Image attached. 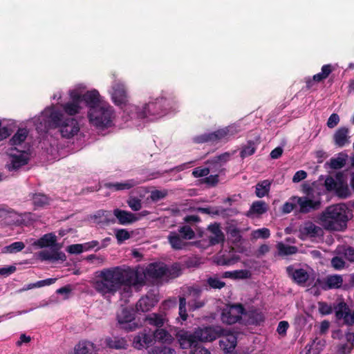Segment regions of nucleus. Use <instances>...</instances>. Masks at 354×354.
I'll return each instance as SVG.
<instances>
[{
  "mask_svg": "<svg viewBox=\"0 0 354 354\" xmlns=\"http://www.w3.org/2000/svg\"><path fill=\"white\" fill-rule=\"evenodd\" d=\"M277 248L278 250V254L281 257L294 254L298 251L296 246L286 245L282 242L277 243Z\"/></svg>",
  "mask_w": 354,
  "mask_h": 354,
  "instance_id": "ea45409f",
  "label": "nucleus"
},
{
  "mask_svg": "<svg viewBox=\"0 0 354 354\" xmlns=\"http://www.w3.org/2000/svg\"><path fill=\"white\" fill-rule=\"evenodd\" d=\"M25 248V244L22 241H17L6 246L3 250L4 252L16 253L21 251Z\"/></svg>",
  "mask_w": 354,
  "mask_h": 354,
  "instance_id": "603ef678",
  "label": "nucleus"
},
{
  "mask_svg": "<svg viewBox=\"0 0 354 354\" xmlns=\"http://www.w3.org/2000/svg\"><path fill=\"white\" fill-rule=\"evenodd\" d=\"M113 113L112 106L104 102L94 109L88 110V118L92 124L103 129L111 126Z\"/></svg>",
  "mask_w": 354,
  "mask_h": 354,
  "instance_id": "20e7f679",
  "label": "nucleus"
},
{
  "mask_svg": "<svg viewBox=\"0 0 354 354\" xmlns=\"http://www.w3.org/2000/svg\"><path fill=\"white\" fill-rule=\"evenodd\" d=\"M237 133V130L234 126H227L219 129L211 133H205L195 136L193 140L195 143L202 144L205 142L216 143L220 140L227 139Z\"/></svg>",
  "mask_w": 354,
  "mask_h": 354,
  "instance_id": "0eeeda50",
  "label": "nucleus"
},
{
  "mask_svg": "<svg viewBox=\"0 0 354 354\" xmlns=\"http://www.w3.org/2000/svg\"><path fill=\"white\" fill-rule=\"evenodd\" d=\"M153 336L154 341L161 343L169 342L171 341V335L169 332L163 328H158L153 333Z\"/></svg>",
  "mask_w": 354,
  "mask_h": 354,
  "instance_id": "473e14b6",
  "label": "nucleus"
},
{
  "mask_svg": "<svg viewBox=\"0 0 354 354\" xmlns=\"http://www.w3.org/2000/svg\"><path fill=\"white\" fill-rule=\"evenodd\" d=\"M286 271L295 282L299 285L304 284L309 279V274L304 269H294L292 266H288Z\"/></svg>",
  "mask_w": 354,
  "mask_h": 354,
  "instance_id": "5701e85b",
  "label": "nucleus"
},
{
  "mask_svg": "<svg viewBox=\"0 0 354 354\" xmlns=\"http://www.w3.org/2000/svg\"><path fill=\"white\" fill-rule=\"evenodd\" d=\"M115 237L118 243L121 244L124 241L129 239L131 236L129 232L126 229H119L115 232Z\"/></svg>",
  "mask_w": 354,
  "mask_h": 354,
  "instance_id": "bf43d9fd",
  "label": "nucleus"
},
{
  "mask_svg": "<svg viewBox=\"0 0 354 354\" xmlns=\"http://www.w3.org/2000/svg\"><path fill=\"white\" fill-rule=\"evenodd\" d=\"M198 212L201 214L219 215L220 211L216 207H198Z\"/></svg>",
  "mask_w": 354,
  "mask_h": 354,
  "instance_id": "0e129e2a",
  "label": "nucleus"
},
{
  "mask_svg": "<svg viewBox=\"0 0 354 354\" xmlns=\"http://www.w3.org/2000/svg\"><path fill=\"white\" fill-rule=\"evenodd\" d=\"M165 265L160 263H152L147 266L145 270V277L148 278L158 279L165 274Z\"/></svg>",
  "mask_w": 354,
  "mask_h": 354,
  "instance_id": "f3484780",
  "label": "nucleus"
},
{
  "mask_svg": "<svg viewBox=\"0 0 354 354\" xmlns=\"http://www.w3.org/2000/svg\"><path fill=\"white\" fill-rule=\"evenodd\" d=\"M301 232L304 235L314 238L323 235V230L322 227L316 225L310 221H308L304 223L303 227L301 229Z\"/></svg>",
  "mask_w": 354,
  "mask_h": 354,
  "instance_id": "c85d7f7f",
  "label": "nucleus"
},
{
  "mask_svg": "<svg viewBox=\"0 0 354 354\" xmlns=\"http://www.w3.org/2000/svg\"><path fill=\"white\" fill-rule=\"evenodd\" d=\"M145 322L150 326L158 328H162L165 322L167 321L166 315L163 313H150L145 318Z\"/></svg>",
  "mask_w": 354,
  "mask_h": 354,
  "instance_id": "bb28decb",
  "label": "nucleus"
},
{
  "mask_svg": "<svg viewBox=\"0 0 354 354\" xmlns=\"http://www.w3.org/2000/svg\"><path fill=\"white\" fill-rule=\"evenodd\" d=\"M348 208L344 204L330 205L318 216L319 223L328 231H343L347 227Z\"/></svg>",
  "mask_w": 354,
  "mask_h": 354,
  "instance_id": "7ed1b4c3",
  "label": "nucleus"
},
{
  "mask_svg": "<svg viewBox=\"0 0 354 354\" xmlns=\"http://www.w3.org/2000/svg\"><path fill=\"white\" fill-rule=\"evenodd\" d=\"M116 319L120 328L126 332L134 331L140 327L136 320V312L133 308H121L116 314Z\"/></svg>",
  "mask_w": 354,
  "mask_h": 354,
  "instance_id": "6e6552de",
  "label": "nucleus"
},
{
  "mask_svg": "<svg viewBox=\"0 0 354 354\" xmlns=\"http://www.w3.org/2000/svg\"><path fill=\"white\" fill-rule=\"evenodd\" d=\"M270 236V230L266 227L258 229L252 232V236L254 239H268Z\"/></svg>",
  "mask_w": 354,
  "mask_h": 354,
  "instance_id": "13d9d810",
  "label": "nucleus"
},
{
  "mask_svg": "<svg viewBox=\"0 0 354 354\" xmlns=\"http://www.w3.org/2000/svg\"><path fill=\"white\" fill-rule=\"evenodd\" d=\"M346 183V180L344 178V175L343 172L338 171L335 175V178L328 176L324 181V186L326 187V189L328 192H332L333 189L337 186L338 184H342Z\"/></svg>",
  "mask_w": 354,
  "mask_h": 354,
  "instance_id": "cd10ccee",
  "label": "nucleus"
},
{
  "mask_svg": "<svg viewBox=\"0 0 354 354\" xmlns=\"http://www.w3.org/2000/svg\"><path fill=\"white\" fill-rule=\"evenodd\" d=\"M207 230L212 234V236H209V243L212 245H215L216 244L223 243L225 241V235L222 230H221L220 224L218 223H214L210 224Z\"/></svg>",
  "mask_w": 354,
  "mask_h": 354,
  "instance_id": "4be33fe9",
  "label": "nucleus"
},
{
  "mask_svg": "<svg viewBox=\"0 0 354 354\" xmlns=\"http://www.w3.org/2000/svg\"><path fill=\"white\" fill-rule=\"evenodd\" d=\"M165 277L168 279L177 278L182 274V268L179 263H174L169 268H167L165 265Z\"/></svg>",
  "mask_w": 354,
  "mask_h": 354,
  "instance_id": "4c0bfd02",
  "label": "nucleus"
},
{
  "mask_svg": "<svg viewBox=\"0 0 354 354\" xmlns=\"http://www.w3.org/2000/svg\"><path fill=\"white\" fill-rule=\"evenodd\" d=\"M332 192H335L336 196L342 199H346L351 196L347 182L337 185Z\"/></svg>",
  "mask_w": 354,
  "mask_h": 354,
  "instance_id": "c9c22d12",
  "label": "nucleus"
},
{
  "mask_svg": "<svg viewBox=\"0 0 354 354\" xmlns=\"http://www.w3.org/2000/svg\"><path fill=\"white\" fill-rule=\"evenodd\" d=\"M268 210V205L266 202L263 201H257L252 203L250 212L251 213L263 214Z\"/></svg>",
  "mask_w": 354,
  "mask_h": 354,
  "instance_id": "c03bdc74",
  "label": "nucleus"
},
{
  "mask_svg": "<svg viewBox=\"0 0 354 354\" xmlns=\"http://www.w3.org/2000/svg\"><path fill=\"white\" fill-rule=\"evenodd\" d=\"M112 100L115 104L122 106L127 102V94L124 85L115 84L113 86Z\"/></svg>",
  "mask_w": 354,
  "mask_h": 354,
  "instance_id": "aec40b11",
  "label": "nucleus"
},
{
  "mask_svg": "<svg viewBox=\"0 0 354 354\" xmlns=\"http://www.w3.org/2000/svg\"><path fill=\"white\" fill-rule=\"evenodd\" d=\"M319 311L323 315H326L332 313L333 308L331 306L328 305L326 302L319 303Z\"/></svg>",
  "mask_w": 354,
  "mask_h": 354,
  "instance_id": "69168bd1",
  "label": "nucleus"
},
{
  "mask_svg": "<svg viewBox=\"0 0 354 354\" xmlns=\"http://www.w3.org/2000/svg\"><path fill=\"white\" fill-rule=\"evenodd\" d=\"M348 128H339L333 136L335 144L339 147H344L348 142Z\"/></svg>",
  "mask_w": 354,
  "mask_h": 354,
  "instance_id": "c756f323",
  "label": "nucleus"
},
{
  "mask_svg": "<svg viewBox=\"0 0 354 354\" xmlns=\"http://www.w3.org/2000/svg\"><path fill=\"white\" fill-rule=\"evenodd\" d=\"M255 142L253 140H248L247 144L242 147L240 151V156L243 159L248 156H252L256 151Z\"/></svg>",
  "mask_w": 354,
  "mask_h": 354,
  "instance_id": "a18cd8bd",
  "label": "nucleus"
},
{
  "mask_svg": "<svg viewBox=\"0 0 354 354\" xmlns=\"http://www.w3.org/2000/svg\"><path fill=\"white\" fill-rule=\"evenodd\" d=\"M129 277L120 266L105 268L95 277L93 286L104 297H110L124 286V279Z\"/></svg>",
  "mask_w": 354,
  "mask_h": 354,
  "instance_id": "f257e3e1",
  "label": "nucleus"
},
{
  "mask_svg": "<svg viewBox=\"0 0 354 354\" xmlns=\"http://www.w3.org/2000/svg\"><path fill=\"white\" fill-rule=\"evenodd\" d=\"M221 337H222V339L219 341L220 347L226 353H232L236 346V336L230 331L225 330L224 333L221 336Z\"/></svg>",
  "mask_w": 354,
  "mask_h": 354,
  "instance_id": "4468645a",
  "label": "nucleus"
},
{
  "mask_svg": "<svg viewBox=\"0 0 354 354\" xmlns=\"http://www.w3.org/2000/svg\"><path fill=\"white\" fill-rule=\"evenodd\" d=\"M246 313L245 309L241 304H233L223 308L221 320L223 323L231 325L241 319V316Z\"/></svg>",
  "mask_w": 354,
  "mask_h": 354,
  "instance_id": "9d476101",
  "label": "nucleus"
},
{
  "mask_svg": "<svg viewBox=\"0 0 354 354\" xmlns=\"http://www.w3.org/2000/svg\"><path fill=\"white\" fill-rule=\"evenodd\" d=\"M298 213L308 214L310 212L317 210L321 205L319 201H314L307 196H297Z\"/></svg>",
  "mask_w": 354,
  "mask_h": 354,
  "instance_id": "ddd939ff",
  "label": "nucleus"
},
{
  "mask_svg": "<svg viewBox=\"0 0 354 354\" xmlns=\"http://www.w3.org/2000/svg\"><path fill=\"white\" fill-rule=\"evenodd\" d=\"M112 212L109 210L100 209L97 211L94 215V218L97 219H102L100 221L101 223H115V218L112 217Z\"/></svg>",
  "mask_w": 354,
  "mask_h": 354,
  "instance_id": "37998d69",
  "label": "nucleus"
},
{
  "mask_svg": "<svg viewBox=\"0 0 354 354\" xmlns=\"http://www.w3.org/2000/svg\"><path fill=\"white\" fill-rule=\"evenodd\" d=\"M346 159L347 155L340 153L337 158H330L329 162H327V164L329 165L331 169H339L345 166Z\"/></svg>",
  "mask_w": 354,
  "mask_h": 354,
  "instance_id": "e433bc0d",
  "label": "nucleus"
},
{
  "mask_svg": "<svg viewBox=\"0 0 354 354\" xmlns=\"http://www.w3.org/2000/svg\"><path fill=\"white\" fill-rule=\"evenodd\" d=\"M158 301L152 295L142 297L136 303V310L141 312H148L153 308Z\"/></svg>",
  "mask_w": 354,
  "mask_h": 354,
  "instance_id": "393cba45",
  "label": "nucleus"
},
{
  "mask_svg": "<svg viewBox=\"0 0 354 354\" xmlns=\"http://www.w3.org/2000/svg\"><path fill=\"white\" fill-rule=\"evenodd\" d=\"M250 276V272L247 270H239L234 271H226L222 274L223 278H230L234 279H247Z\"/></svg>",
  "mask_w": 354,
  "mask_h": 354,
  "instance_id": "58836bf2",
  "label": "nucleus"
},
{
  "mask_svg": "<svg viewBox=\"0 0 354 354\" xmlns=\"http://www.w3.org/2000/svg\"><path fill=\"white\" fill-rule=\"evenodd\" d=\"M141 183L140 180L129 179L124 182L105 183L104 187L114 192L128 190Z\"/></svg>",
  "mask_w": 354,
  "mask_h": 354,
  "instance_id": "a211bd4d",
  "label": "nucleus"
},
{
  "mask_svg": "<svg viewBox=\"0 0 354 354\" xmlns=\"http://www.w3.org/2000/svg\"><path fill=\"white\" fill-rule=\"evenodd\" d=\"M39 259L42 261H49L51 262L64 261L66 260V256L63 252L59 251V248H53L51 252L42 250L39 253Z\"/></svg>",
  "mask_w": 354,
  "mask_h": 354,
  "instance_id": "2eb2a0df",
  "label": "nucleus"
},
{
  "mask_svg": "<svg viewBox=\"0 0 354 354\" xmlns=\"http://www.w3.org/2000/svg\"><path fill=\"white\" fill-rule=\"evenodd\" d=\"M127 204L133 211H139L142 208L141 200L136 197L130 198Z\"/></svg>",
  "mask_w": 354,
  "mask_h": 354,
  "instance_id": "680f3d73",
  "label": "nucleus"
},
{
  "mask_svg": "<svg viewBox=\"0 0 354 354\" xmlns=\"http://www.w3.org/2000/svg\"><path fill=\"white\" fill-rule=\"evenodd\" d=\"M271 182L269 180H264L259 182L256 185L255 194L259 198H263L267 196L270 192Z\"/></svg>",
  "mask_w": 354,
  "mask_h": 354,
  "instance_id": "2f4dec72",
  "label": "nucleus"
},
{
  "mask_svg": "<svg viewBox=\"0 0 354 354\" xmlns=\"http://www.w3.org/2000/svg\"><path fill=\"white\" fill-rule=\"evenodd\" d=\"M63 109L66 113L72 116L79 113L80 106L77 104L69 102L63 104Z\"/></svg>",
  "mask_w": 354,
  "mask_h": 354,
  "instance_id": "8fccbe9b",
  "label": "nucleus"
},
{
  "mask_svg": "<svg viewBox=\"0 0 354 354\" xmlns=\"http://www.w3.org/2000/svg\"><path fill=\"white\" fill-rule=\"evenodd\" d=\"M27 163L28 160L24 156H14L12 158L11 164L8 165V169L10 171L15 170L26 165Z\"/></svg>",
  "mask_w": 354,
  "mask_h": 354,
  "instance_id": "49530a36",
  "label": "nucleus"
},
{
  "mask_svg": "<svg viewBox=\"0 0 354 354\" xmlns=\"http://www.w3.org/2000/svg\"><path fill=\"white\" fill-rule=\"evenodd\" d=\"M335 317L337 319H343L344 324L353 326V323L350 322L352 313H351L350 309L345 302H340L335 307Z\"/></svg>",
  "mask_w": 354,
  "mask_h": 354,
  "instance_id": "412c9836",
  "label": "nucleus"
},
{
  "mask_svg": "<svg viewBox=\"0 0 354 354\" xmlns=\"http://www.w3.org/2000/svg\"><path fill=\"white\" fill-rule=\"evenodd\" d=\"M205 304V300H201L198 299V298H195L194 299L189 301L188 306L190 310L194 311L203 308Z\"/></svg>",
  "mask_w": 354,
  "mask_h": 354,
  "instance_id": "052dcab7",
  "label": "nucleus"
},
{
  "mask_svg": "<svg viewBox=\"0 0 354 354\" xmlns=\"http://www.w3.org/2000/svg\"><path fill=\"white\" fill-rule=\"evenodd\" d=\"M39 248H55L57 246V236L53 233H47L44 234L41 237L36 240L33 244Z\"/></svg>",
  "mask_w": 354,
  "mask_h": 354,
  "instance_id": "b1692460",
  "label": "nucleus"
},
{
  "mask_svg": "<svg viewBox=\"0 0 354 354\" xmlns=\"http://www.w3.org/2000/svg\"><path fill=\"white\" fill-rule=\"evenodd\" d=\"M106 346L111 349L122 350L127 349L128 342L125 337L114 336L105 339Z\"/></svg>",
  "mask_w": 354,
  "mask_h": 354,
  "instance_id": "a878e982",
  "label": "nucleus"
},
{
  "mask_svg": "<svg viewBox=\"0 0 354 354\" xmlns=\"http://www.w3.org/2000/svg\"><path fill=\"white\" fill-rule=\"evenodd\" d=\"M343 283V279L342 276L335 274L327 277L326 280V287L324 289H333L339 288Z\"/></svg>",
  "mask_w": 354,
  "mask_h": 354,
  "instance_id": "72a5a7b5",
  "label": "nucleus"
},
{
  "mask_svg": "<svg viewBox=\"0 0 354 354\" xmlns=\"http://www.w3.org/2000/svg\"><path fill=\"white\" fill-rule=\"evenodd\" d=\"M189 354H211L209 351L198 343L194 348L191 349Z\"/></svg>",
  "mask_w": 354,
  "mask_h": 354,
  "instance_id": "774afa93",
  "label": "nucleus"
},
{
  "mask_svg": "<svg viewBox=\"0 0 354 354\" xmlns=\"http://www.w3.org/2000/svg\"><path fill=\"white\" fill-rule=\"evenodd\" d=\"M209 174V170L208 167L201 168L200 167L195 168L192 171V176L194 178L204 177L207 176Z\"/></svg>",
  "mask_w": 354,
  "mask_h": 354,
  "instance_id": "e2e57ef3",
  "label": "nucleus"
},
{
  "mask_svg": "<svg viewBox=\"0 0 354 354\" xmlns=\"http://www.w3.org/2000/svg\"><path fill=\"white\" fill-rule=\"evenodd\" d=\"M226 232L233 238L235 241H239L241 239V231L235 225H231L226 228Z\"/></svg>",
  "mask_w": 354,
  "mask_h": 354,
  "instance_id": "6e6d98bb",
  "label": "nucleus"
},
{
  "mask_svg": "<svg viewBox=\"0 0 354 354\" xmlns=\"http://www.w3.org/2000/svg\"><path fill=\"white\" fill-rule=\"evenodd\" d=\"M83 102L90 109H94L102 104L104 103L100 99V95L99 92L95 90H91L82 94Z\"/></svg>",
  "mask_w": 354,
  "mask_h": 354,
  "instance_id": "6ab92c4d",
  "label": "nucleus"
},
{
  "mask_svg": "<svg viewBox=\"0 0 354 354\" xmlns=\"http://www.w3.org/2000/svg\"><path fill=\"white\" fill-rule=\"evenodd\" d=\"M297 196H291L281 207V212L283 214H289L292 211L298 213Z\"/></svg>",
  "mask_w": 354,
  "mask_h": 354,
  "instance_id": "f704fd0d",
  "label": "nucleus"
},
{
  "mask_svg": "<svg viewBox=\"0 0 354 354\" xmlns=\"http://www.w3.org/2000/svg\"><path fill=\"white\" fill-rule=\"evenodd\" d=\"M171 102L172 99H167L163 97L157 98L155 102L145 104L142 109L138 110L137 111L138 117L143 119L149 115H163L171 106Z\"/></svg>",
  "mask_w": 354,
  "mask_h": 354,
  "instance_id": "423d86ee",
  "label": "nucleus"
},
{
  "mask_svg": "<svg viewBox=\"0 0 354 354\" xmlns=\"http://www.w3.org/2000/svg\"><path fill=\"white\" fill-rule=\"evenodd\" d=\"M176 336L183 349H192L199 343L195 330L191 332L182 329L176 333Z\"/></svg>",
  "mask_w": 354,
  "mask_h": 354,
  "instance_id": "f8f14e48",
  "label": "nucleus"
},
{
  "mask_svg": "<svg viewBox=\"0 0 354 354\" xmlns=\"http://www.w3.org/2000/svg\"><path fill=\"white\" fill-rule=\"evenodd\" d=\"M124 272L129 277L127 280L124 279V286H127L124 288V292L127 294L131 292V286L132 285H144L145 284V271L143 273H140L138 271H135L133 269L128 268L127 269H123Z\"/></svg>",
  "mask_w": 354,
  "mask_h": 354,
  "instance_id": "9b49d317",
  "label": "nucleus"
},
{
  "mask_svg": "<svg viewBox=\"0 0 354 354\" xmlns=\"http://www.w3.org/2000/svg\"><path fill=\"white\" fill-rule=\"evenodd\" d=\"M30 198L35 209L44 207L48 205L50 202V198L42 193L32 194Z\"/></svg>",
  "mask_w": 354,
  "mask_h": 354,
  "instance_id": "7c9ffc66",
  "label": "nucleus"
},
{
  "mask_svg": "<svg viewBox=\"0 0 354 354\" xmlns=\"http://www.w3.org/2000/svg\"><path fill=\"white\" fill-rule=\"evenodd\" d=\"M45 118V128H59L62 137L70 138L76 135L80 131L77 121L69 117H65L64 114L54 108H47L42 113Z\"/></svg>",
  "mask_w": 354,
  "mask_h": 354,
  "instance_id": "f03ea898",
  "label": "nucleus"
},
{
  "mask_svg": "<svg viewBox=\"0 0 354 354\" xmlns=\"http://www.w3.org/2000/svg\"><path fill=\"white\" fill-rule=\"evenodd\" d=\"M334 70V67L330 64L322 66L321 72L313 75V79L317 82H321L326 80Z\"/></svg>",
  "mask_w": 354,
  "mask_h": 354,
  "instance_id": "a19ab883",
  "label": "nucleus"
},
{
  "mask_svg": "<svg viewBox=\"0 0 354 354\" xmlns=\"http://www.w3.org/2000/svg\"><path fill=\"white\" fill-rule=\"evenodd\" d=\"M175 350L170 346L161 343L154 346L151 350V354H174Z\"/></svg>",
  "mask_w": 354,
  "mask_h": 354,
  "instance_id": "de8ad7c7",
  "label": "nucleus"
},
{
  "mask_svg": "<svg viewBox=\"0 0 354 354\" xmlns=\"http://www.w3.org/2000/svg\"><path fill=\"white\" fill-rule=\"evenodd\" d=\"M353 347L348 344H342L337 347V354H350Z\"/></svg>",
  "mask_w": 354,
  "mask_h": 354,
  "instance_id": "338daca9",
  "label": "nucleus"
},
{
  "mask_svg": "<svg viewBox=\"0 0 354 354\" xmlns=\"http://www.w3.org/2000/svg\"><path fill=\"white\" fill-rule=\"evenodd\" d=\"M198 341L201 342H213L224 333L225 329L219 326H208L195 328Z\"/></svg>",
  "mask_w": 354,
  "mask_h": 354,
  "instance_id": "1a4fd4ad",
  "label": "nucleus"
},
{
  "mask_svg": "<svg viewBox=\"0 0 354 354\" xmlns=\"http://www.w3.org/2000/svg\"><path fill=\"white\" fill-rule=\"evenodd\" d=\"M113 214L118 220V223L123 225L131 224L140 220V217L136 214L118 208L113 210Z\"/></svg>",
  "mask_w": 354,
  "mask_h": 354,
  "instance_id": "dca6fc26",
  "label": "nucleus"
},
{
  "mask_svg": "<svg viewBox=\"0 0 354 354\" xmlns=\"http://www.w3.org/2000/svg\"><path fill=\"white\" fill-rule=\"evenodd\" d=\"M28 136L26 129H19L10 140V145H19L25 141Z\"/></svg>",
  "mask_w": 354,
  "mask_h": 354,
  "instance_id": "79ce46f5",
  "label": "nucleus"
},
{
  "mask_svg": "<svg viewBox=\"0 0 354 354\" xmlns=\"http://www.w3.org/2000/svg\"><path fill=\"white\" fill-rule=\"evenodd\" d=\"M92 345L89 342H79L75 346V354H91Z\"/></svg>",
  "mask_w": 354,
  "mask_h": 354,
  "instance_id": "09e8293b",
  "label": "nucleus"
},
{
  "mask_svg": "<svg viewBox=\"0 0 354 354\" xmlns=\"http://www.w3.org/2000/svg\"><path fill=\"white\" fill-rule=\"evenodd\" d=\"M205 164L207 165L208 169L210 172H221L223 171V167L222 165L218 162L216 160H215L214 158L212 159L207 160L205 162Z\"/></svg>",
  "mask_w": 354,
  "mask_h": 354,
  "instance_id": "5fc2aeb1",
  "label": "nucleus"
},
{
  "mask_svg": "<svg viewBox=\"0 0 354 354\" xmlns=\"http://www.w3.org/2000/svg\"><path fill=\"white\" fill-rule=\"evenodd\" d=\"M207 284L212 289H221L225 286V283L216 277H210L207 279Z\"/></svg>",
  "mask_w": 354,
  "mask_h": 354,
  "instance_id": "864d4df0",
  "label": "nucleus"
},
{
  "mask_svg": "<svg viewBox=\"0 0 354 354\" xmlns=\"http://www.w3.org/2000/svg\"><path fill=\"white\" fill-rule=\"evenodd\" d=\"M195 236V232L189 225H183L178 228V232H170L167 240L171 247L176 250L185 248L189 243L187 240H191Z\"/></svg>",
  "mask_w": 354,
  "mask_h": 354,
  "instance_id": "39448f33",
  "label": "nucleus"
},
{
  "mask_svg": "<svg viewBox=\"0 0 354 354\" xmlns=\"http://www.w3.org/2000/svg\"><path fill=\"white\" fill-rule=\"evenodd\" d=\"M168 192L166 189L158 190L155 189L151 192L150 198L153 202H157L167 196Z\"/></svg>",
  "mask_w": 354,
  "mask_h": 354,
  "instance_id": "4d7b16f0",
  "label": "nucleus"
},
{
  "mask_svg": "<svg viewBox=\"0 0 354 354\" xmlns=\"http://www.w3.org/2000/svg\"><path fill=\"white\" fill-rule=\"evenodd\" d=\"M187 301L185 297H179L178 314L182 321H186L188 314L186 309Z\"/></svg>",
  "mask_w": 354,
  "mask_h": 354,
  "instance_id": "3c124183",
  "label": "nucleus"
}]
</instances>
